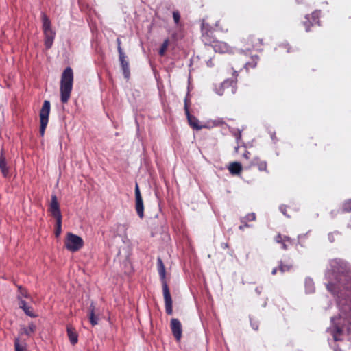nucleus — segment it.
Here are the masks:
<instances>
[{"instance_id": "1", "label": "nucleus", "mask_w": 351, "mask_h": 351, "mask_svg": "<svg viewBox=\"0 0 351 351\" xmlns=\"http://www.w3.org/2000/svg\"><path fill=\"white\" fill-rule=\"evenodd\" d=\"M331 266L334 273H337L336 282H330L326 285L327 289L334 295L338 298V305L341 306L342 311L347 313L348 310L351 311L350 306H344L343 300L340 299L344 295L343 291L351 292V272L346 268V265L337 261H332Z\"/></svg>"}, {"instance_id": "2", "label": "nucleus", "mask_w": 351, "mask_h": 351, "mask_svg": "<svg viewBox=\"0 0 351 351\" xmlns=\"http://www.w3.org/2000/svg\"><path fill=\"white\" fill-rule=\"evenodd\" d=\"M157 268L162 285V292L165 300V311L167 315H171L173 313V301L169 287L166 282L165 267L161 258L160 257L157 258Z\"/></svg>"}, {"instance_id": "3", "label": "nucleus", "mask_w": 351, "mask_h": 351, "mask_svg": "<svg viewBox=\"0 0 351 351\" xmlns=\"http://www.w3.org/2000/svg\"><path fill=\"white\" fill-rule=\"evenodd\" d=\"M73 83V72L71 67H66L61 77L60 80V100L62 103L66 104L70 99Z\"/></svg>"}, {"instance_id": "4", "label": "nucleus", "mask_w": 351, "mask_h": 351, "mask_svg": "<svg viewBox=\"0 0 351 351\" xmlns=\"http://www.w3.org/2000/svg\"><path fill=\"white\" fill-rule=\"evenodd\" d=\"M41 20L43 31L45 36V46L47 49H49L52 47L56 32L51 28V23L49 18L44 12L41 14Z\"/></svg>"}, {"instance_id": "5", "label": "nucleus", "mask_w": 351, "mask_h": 351, "mask_svg": "<svg viewBox=\"0 0 351 351\" xmlns=\"http://www.w3.org/2000/svg\"><path fill=\"white\" fill-rule=\"evenodd\" d=\"M241 47L246 50L261 51L265 45L263 38L255 34H249L241 40Z\"/></svg>"}, {"instance_id": "6", "label": "nucleus", "mask_w": 351, "mask_h": 351, "mask_svg": "<svg viewBox=\"0 0 351 351\" xmlns=\"http://www.w3.org/2000/svg\"><path fill=\"white\" fill-rule=\"evenodd\" d=\"M49 211L56 220L55 234L58 237L62 232V216L60 212V206L56 195H51V200L49 206Z\"/></svg>"}, {"instance_id": "7", "label": "nucleus", "mask_w": 351, "mask_h": 351, "mask_svg": "<svg viewBox=\"0 0 351 351\" xmlns=\"http://www.w3.org/2000/svg\"><path fill=\"white\" fill-rule=\"evenodd\" d=\"M64 246L68 250L75 252L84 246V241L82 237L73 233L68 232L65 239Z\"/></svg>"}, {"instance_id": "8", "label": "nucleus", "mask_w": 351, "mask_h": 351, "mask_svg": "<svg viewBox=\"0 0 351 351\" xmlns=\"http://www.w3.org/2000/svg\"><path fill=\"white\" fill-rule=\"evenodd\" d=\"M51 104L49 101L45 100L43 102V106L40 110V134L43 136L45 134V131L49 122V116L50 113Z\"/></svg>"}, {"instance_id": "9", "label": "nucleus", "mask_w": 351, "mask_h": 351, "mask_svg": "<svg viewBox=\"0 0 351 351\" xmlns=\"http://www.w3.org/2000/svg\"><path fill=\"white\" fill-rule=\"evenodd\" d=\"M201 31L202 42L205 45L211 47L217 40L213 28L209 24L202 21Z\"/></svg>"}, {"instance_id": "10", "label": "nucleus", "mask_w": 351, "mask_h": 351, "mask_svg": "<svg viewBox=\"0 0 351 351\" xmlns=\"http://www.w3.org/2000/svg\"><path fill=\"white\" fill-rule=\"evenodd\" d=\"M320 11L315 10L311 14L306 15L302 24L305 27L306 32H310L311 28L315 25H319L320 23Z\"/></svg>"}, {"instance_id": "11", "label": "nucleus", "mask_w": 351, "mask_h": 351, "mask_svg": "<svg viewBox=\"0 0 351 351\" xmlns=\"http://www.w3.org/2000/svg\"><path fill=\"white\" fill-rule=\"evenodd\" d=\"M184 111L188 120L189 125L195 130H199L204 128L203 125H199V121L195 116L190 114L189 104L188 97L184 99Z\"/></svg>"}, {"instance_id": "12", "label": "nucleus", "mask_w": 351, "mask_h": 351, "mask_svg": "<svg viewBox=\"0 0 351 351\" xmlns=\"http://www.w3.org/2000/svg\"><path fill=\"white\" fill-rule=\"evenodd\" d=\"M117 43H118L117 49H118V52H119V60H120L121 65L122 67L123 73L125 78H129V77H130L129 63L125 60L126 56L122 50V48L121 47V40L119 38L117 39Z\"/></svg>"}, {"instance_id": "13", "label": "nucleus", "mask_w": 351, "mask_h": 351, "mask_svg": "<svg viewBox=\"0 0 351 351\" xmlns=\"http://www.w3.org/2000/svg\"><path fill=\"white\" fill-rule=\"evenodd\" d=\"M135 210L141 219L144 217V205L138 184L135 186Z\"/></svg>"}, {"instance_id": "14", "label": "nucleus", "mask_w": 351, "mask_h": 351, "mask_svg": "<svg viewBox=\"0 0 351 351\" xmlns=\"http://www.w3.org/2000/svg\"><path fill=\"white\" fill-rule=\"evenodd\" d=\"M214 51L219 53H233L234 49L228 43L222 41L216 40L211 46Z\"/></svg>"}, {"instance_id": "15", "label": "nucleus", "mask_w": 351, "mask_h": 351, "mask_svg": "<svg viewBox=\"0 0 351 351\" xmlns=\"http://www.w3.org/2000/svg\"><path fill=\"white\" fill-rule=\"evenodd\" d=\"M170 327L172 334L177 341H180L182 337V328L180 322L176 318L171 319Z\"/></svg>"}, {"instance_id": "16", "label": "nucleus", "mask_w": 351, "mask_h": 351, "mask_svg": "<svg viewBox=\"0 0 351 351\" xmlns=\"http://www.w3.org/2000/svg\"><path fill=\"white\" fill-rule=\"evenodd\" d=\"M274 241L281 245V248L284 250L288 249L290 245H293V240L291 239L289 237L283 235L281 234H278L274 237Z\"/></svg>"}, {"instance_id": "17", "label": "nucleus", "mask_w": 351, "mask_h": 351, "mask_svg": "<svg viewBox=\"0 0 351 351\" xmlns=\"http://www.w3.org/2000/svg\"><path fill=\"white\" fill-rule=\"evenodd\" d=\"M0 170L4 178L10 176L9 167L7 166L6 158L3 153V149H1L0 154Z\"/></svg>"}, {"instance_id": "18", "label": "nucleus", "mask_w": 351, "mask_h": 351, "mask_svg": "<svg viewBox=\"0 0 351 351\" xmlns=\"http://www.w3.org/2000/svg\"><path fill=\"white\" fill-rule=\"evenodd\" d=\"M36 330V326L33 322L29 323L27 327L22 326L20 328L19 333V338L21 337L23 335L31 336L35 332Z\"/></svg>"}, {"instance_id": "19", "label": "nucleus", "mask_w": 351, "mask_h": 351, "mask_svg": "<svg viewBox=\"0 0 351 351\" xmlns=\"http://www.w3.org/2000/svg\"><path fill=\"white\" fill-rule=\"evenodd\" d=\"M66 332L70 343L72 345L76 344L78 341V335L76 330L71 325H67Z\"/></svg>"}, {"instance_id": "20", "label": "nucleus", "mask_w": 351, "mask_h": 351, "mask_svg": "<svg viewBox=\"0 0 351 351\" xmlns=\"http://www.w3.org/2000/svg\"><path fill=\"white\" fill-rule=\"evenodd\" d=\"M259 60V57L257 55L252 56L250 57V60L246 61L243 64V67L247 70L254 69Z\"/></svg>"}, {"instance_id": "21", "label": "nucleus", "mask_w": 351, "mask_h": 351, "mask_svg": "<svg viewBox=\"0 0 351 351\" xmlns=\"http://www.w3.org/2000/svg\"><path fill=\"white\" fill-rule=\"evenodd\" d=\"M252 165L256 166L260 171H265L266 173H269L267 170V163L265 160H261L258 158H256L254 159L252 162Z\"/></svg>"}, {"instance_id": "22", "label": "nucleus", "mask_w": 351, "mask_h": 351, "mask_svg": "<svg viewBox=\"0 0 351 351\" xmlns=\"http://www.w3.org/2000/svg\"><path fill=\"white\" fill-rule=\"evenodd\" d=\"M242 165L239 162H233L230 163L228 170L232 175H239L242 171Z\"/></svg>"}, {"instance_id": "23", "label": "nucleus", "mask_w": 351, "mask_h": 351, "mask_svg": "<svg viewBox=\"0 0 351 351\" xmlns=\"http://www.w3.org/2000/svg\"><path fill=\"white\" fill-rule=\"evenodd\" d=\"M14 349L15 351H25L26 343L25 340H21L19 337H16L14 340Z\"/></svg>"}, {"instance_id": "24", "label": "nucleus", "mask_w": 351, "mask_h": 351, "mask_svg": "<svg viewBox=\"0 0 351 351\" xmlns=\"http://www.w3.org/2000/svg\"><path fill=\"white\" fill-rule=\"evenodd\" d=\"M89 320L92 326H95L98 324V317L95 315V306L91 304L90 307Z\"/></svg>"}, {"instance_id": "25", "label": "nucleus", "mask_w": 351, "mask_h": 351, "mask_svg": "<svg viewBox=\"0 0 351 351\" xmlns=\"http://www.w3.org/2000/svg\"><path fill=\"white\" fill-rule=\"evenodd\" d=\"M215 27L223 32H228L229 29V26L224 20H219L217 21L215 23Z\"/></svg>"}, {"instance_id": "26", "label": "nucleus", "mask_w": 351, "mask_h": 351, "mask_svg": "<svg viewBox=\"0 0 351 351\" xmlns=\"http://www.w3.org/2000/svg\"><path fill=\"white\" fill-rule=\"evenodd\" d=\"M256 220V215L254 213H248L242 219L241 222L245 223V226H249L247 222L254 221Z\"/></svg>"}, {"instance_id": "27", "label": "nucleus", "mask_w": 351, "mask_h": 351, "mask_svg": "<svg viewBox=\"0 0 351 351\" xmlns=\"http://www.w3.org/2000/svg\"><path fill=\"white\" fill-rule=\"evenodd\" d=\"M169 38H167L163 41L162 44L160 46V50L158 52V53L160 56H165V54L167 51V49L169 47Z\"/></svg>"}, {"instance_id": "28", "label": "nucleus", "mask_w": 351, "mask_h": 351, "mask_svg": "<svg viewBox=\"0 0 351 351\" xmlns=\"http://www.w3.org/2000/svg\"><path fill=\"white\" fill-rule=\"evenodd\" d=\"M17 287H18V291H19L18 295H20L22 299H23V298H29V294L25 288L23 287L21 285L17 286Z\"/></svg>"}, {"instance_id": "29", "label": "nucleus", "mask_w": 351, "mask_h": 351, "mask_svg": "<svg viewBox=\"0 0 351 351\" xmlns=\"http://www.w3.org/2000/svg\"><path fill=\"white\" fill-rule=\"evenodd\" d=\"M341 210L343 213L351 212V199L346 200L343 203Z\"/></svg>"}, {"instance_id": "30", "label": "nucleus", "mask_w": 351, "mask_h": 351, "mask_svg": "<svg viewBox=\"0 0 351 351\" xmlns=\"http://www.w3.org/2000/svg\"><path fill=\"white\" fill-rule=\"evenodd\" d=\"M17 299L19 300V306L20 308L24 310V309H25L28 306L27 305L26 302L21 298L20 295H17Z\"/></svg>"}, {"instance_id": "31", "label": "nucleus", "mask_w": 351, "mask_h": 351, "mask_svg": "<svg viewBox=\"0 0 351 351\" xmlns=\"http://www.w3.org/2000/svg\"><path fill=\"white\" fill-rule=\"evenodd\" d=\"M25 313L31 317H36V315H35L33 312V308L31 306H27L25 309L23 310Z\"/></svg>"}, {"instance_id": "32", "label": "nucleus", "mask_w": 351, "mask_h": 351, "mask_svg": "<svg viewBox=\"0 0 351 351\" xmlns=\"http://www.w3.org/2000/svg\"><path fill=\"white\" fill-rule=\"evenodd\" d=\"M173 18L176 25H178L180 19V14L178 10L173 12Z\"/></svg>"}, {"instance_id": "33", "label": "nucleus", "mask_w": 351, "mask_h": 351, "mask_svg": "<svg viewBox=\"0 0 351 351\" xmlns=\"http://www.w3.org/2000/svg\"><path fill=\"white\" fill-rule=\"evenodd\" d=\"M291 268V266L289 265H285V264L280 263L279 265V269L281 272L288 271L290 270Z\"/></svg>"}, {"instance_id": "34", "label": "nucleus", "mask_w": 351, "mask_h": 351, "mask_svg": "<svg viewBox=\"0 0 351 351\" xmlns=\"http://www.w3.org/2000/svg\"><path fill=\"white\" fill-rule=\"evenodd\" d=\"M308 146L310 149H313L315 147L317 146L316 141L313 138H311L308 141Z\"/></svg>"}, {"instance_id": "35", "label": "nucleus", "mask_w": 351, "mask_h": 351, "mask_svg": "<svg viewBox=\"0 0 351 351\" xmlns=\"http://www.w3.org/2000/svg\"><path fill=\"white\" fill-rule=\"evenodd\" d=\"M279 49H285L287 53L291 52V48L289 44L283 43L278 46Z\"/></svg>"}, {"instance_id": "36", "label": "nucleus", "mask_w": 351, "mask_h": 351, "mask_svg": "<svg viewBox=\"0 0 351 351\" xmlns=\"http://www.w3.org/2000/svg\"><path fill=\"white\" fill-rule=\"evenodd\" d=\"M206 65L208 67H213L215 65L213 58H210L208 60L206 61Z\"/></svg>"}, {"instance_id": "37", "label": "nucleus", "mask_w": 351, "mask_h": 351, "mask_svg": "<svg viewBox=\"0 0 351 351\" xmlns=\"http://www.w3.org/2000/svg\"><path fill=\"white\" fill-rule=\"evenodd\" d=\"M251 153L247 150H245V152L243 154V157L245 159H249L250 158Z\"/></svg>"}, {"instance_id": "38", "label": "nucleus", "mask_w": 351, "mask_h": 351, "mask_svg": "<svg viewBox=\"0 0 351 351\" xmlns=\"http://www.w3.org/2000/svg\"><path fill=\"white\" fill-rule=\"evenodd\" d=\"M251 326H252V328L255 330H257L258 328V324L256 322L251 321Z\"/></svg>"}, {"instance_id": "39", "label": "nucleus", "mask_w": 351, "mask_h": 351, "mask_svg": "<svg viewBox=\"0 0 351 351\" xmlns=\"http://www.w3.org/2000/svg\"><path fill=\"white\" fill-rule=\"evenodd\" d=\"M333 234H336V235H337V234H339V232H335L334 233L329 234V235H328V238H329V239H330V241L331 242H333V241H334V239H331V237H333Z\"/></svg>"}, {"instance_id": "40", "label": "nucleus", "mask_w": 351, "mask_h": 351, "mask_svg": "<svg viewBox=\"0 0 351 351\" xmlns=\"http://www.w3.org/2000/svg\"><path fill=\"white\" fill-rule=\"evenodd\" d=\"M335 332H336V334H341L342 332V330L339 327H336Z\"/></svg>"}, {"instance_id": "41", "label": "nucleus", "mask_w": 351, "mask_h": 351, "mask_svg": "<svg viewBox=\"0 0 351 351\" xmlns=\"http://www.w3.org/2000/svg\"><path fill=\"white\" fill-rule=\"evenodd\" d=\"M277 273V268H274L271 271V274L272 275H276Z\"/></svg>"}, {"instance_id": "42", "label": "nucleus", "mask_w": 351, "mask_h": 351, "mask_svg": "<svg viewBox=\"0 0 351 351\" xmlns=\"http://www.w3.org/2000/svg\"><path fill=\"white\" fill-rule=\"evenodd\" d=\"M228 83H229V82H228V81H225V82H223L221 84V86H222V87H224V86H226Z\"/></svg>"}, {"instance_id": "43", "label": "nucleus", "mask_w": 351, "mask_h": 351, "mask_svg": "<svg viewBox=\"0 0 351 351\" xmlns=\"http://www.w3.org/2000/svg\"><path fill=\"white\" fill-rule=\"evenodd\" d=\"M243 223V225H241V226H239V229H240V230H243L245 228H247V226H245V223Z\"/></svg>"}, {"instance_id": "44", "label": "nucleus", "mask_w": 351, "mask_h": 351, "mask_svg": "<svg viewBox=\"0 0 351 351\" xmlns=\"http://www.w3.org/2000/svg\"><path fill=\"white\" fill-rule=\"evenodd\" d=\"M280 208L281 211L282 212V213L284 215H286L285 208L283 206H280Z\"/></svg>"}, {"instance_id": "45", "label": "nucleus", "mask_w": 351, "mask_h": 351, "mask_svg": "<svg viewBox=\"0 0 351 351\" xmlns=\"http://www.w3.org/2000/svg\"><path fill=\"white\" fill-rule=\"evenodd\" d=\"M233 75L235 76V78H237L238 75L237 72L236 71H234Z\"/></svg>"}, {"instance_id": "46", "label": "nucleus", "mask_w": 351, "mask_h": 351, "mask_svg": "<svg viewBox=\"0 0 351 351\" xmlns=\"http://www.w3.org/2000/svg\"><path fill=\"white\" fill-rule=\"evenodd\" d=\"M118 226H122L123 228H125V225L119 224Z\"/></svg>"}, {"instance_id": "47", "label": "nucleus", "mask_w": 351, "mask_h": 351, "mask_svg": "<svg viewBox=\"0 0 351 351\" xmlns=\"http://www.w3.org/2000/svg\"><path fill=\"white\" fill-rule=\"evenodd\" d=\"M219 95H223V93H219Z\"/></svg>"}]
</instances>
